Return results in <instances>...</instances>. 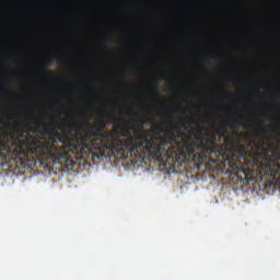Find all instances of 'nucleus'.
<instances>
[{"label": "nucleus", "instance_id": "obj_1", "mask_svg": "<svg viewBox=\"0 0 280 280\" xmlns=\"http://www.w3.org/2000/svg\"><path fill=\"white\" fill-rule=\"evenodd\" d=\"M217 133L220 137L228 136L229 127L225 121L220 125L217 132L197 136L196 140L175 133L174 161H184L191 158L196 164L208 161L209 164H214L219 168L230 166L236 175L240 176L243 173L247 180L248 171L246 166L255 164V144L249 151L246 150V145L241 140H232L230 145H219Z\"/></svg>", "mask_w": 280, "mask_h": 280}, {"label": "nucleus", "instance_id": "obj_2", "mask_svg": "<svg viewBox=\"0 0 280 280\" xmlns=\"http://www.w3.org/2000/svg\"><path fill=\"white\" fill-rule=\"evenodd\" d=\"M84 130L74 138L67 133H55L54 121H49V167L59 164L65 168L74 166L73 154L82 159L88 152L97 159L107 153L115 154V130L106 131V121L101 119L96 125L84 121Z\"/></svg>", "mask_w": 280, "mask_h": 280}, {"label": "nucleus", "instance_id": "obj_3", "mask_svg": "<svg viewBox=\"0 0 280 280\" xmlns=\"http://www.w3.org/2000/svg\"><path fill=\"white\" fill-rule=\"evenodd\" d=\"M155 133H132L128 122L122 125V137L118 138L114 131V154L121 159L129 156H152L162 159L166 156L175 161V125H156Z\"/></svg>", "mask_w": 280, "mask_h": 280}, {"label": "nucleus", "instance_id": "obj_4", "mask_svg": "<svg viewBox=\"0 0 280 280\" xmlns=\"http://www.w3.org/2000/svg\"><path fill=\"white\" fill-rule=\"evenodd\" d=\"M260 175L271 177L277 185H280V150H272L270 156L266 142H255V161Z\"/></svg>", "mask_w": 280, "mask_h": 280}, {"label": "nucleus", "instance_id": "obj_5", "mask_svg": "<svg viewBox=\"0 0 280 280\" xmlns=\"http://www.w3.org/2000/svg\"><path fill=\"white\" fill-rule=\"evenodd\" d=\"M150 92H153L158 96H160L158 84H150Z\"/></svg>", "mask_w": 280, "mask_h": 280}, {"label": "nucleus", "instance_id": "obj_6", "mask_svg": "<svg viewBox=\"0 0 280 280\" xmlns=\"http://www.w3.org/2000/svg\"><path fill=\"white\" fill-rule=\"evenodd\" d=\"M236 121L238 124H246L247 122V119H246V116L245 115H240L236 119Z\"/></svg>", "mask_w": 280, "mask_h": 280}, {"label": "nucleus", "instance_id": "obj_7", "mask_svg": "<svg viewBox=\"0 0 280 280\" xmlns=\"http://www.w3.org/2000/svg\"><path fill=\"white\" fill-rule=\"evenodd\" d=\"M188 121H190V119L186 117H180L178 122L182 124V126H186Z\"/></svg>", "mask_w": 280, "mask_h": 280}, {"label": "nucleus", "instance_id": "obj_8", "mask_svg": "<svg viewBox=\"0 0 280 280\" xmlns=\"http://www.w3.org/2000/svg\"><path fill=\"white\" fill-rule=\"evenodd\" d=\"M66 126H68V128L71 129V125H69V121H62V122L60 124V129L66 128Z\"/></svg>", "mask_w": 280, "mask_h": 280}, {"label": "nucleus", "instance_id": "obj_9", "mask_svg": "<svg viewBox=\"0 0 280 280\" xmlns=\"http://www.w3.org/2000/svg\"><path fill=\"white\" fill-rule=\"evenodd\" d=\"M50 62H51L50 59H45V65L46 66H50Z\"/></svg>", "mask_w": 280, "mask_h": 280}, {"label": "nucleus", "instance_id": "obj_10", "mask_svg": "<svg viewBox=\"0 0 280 280\" xmlns=\"http://www.w3.org/2000/svg\"><path fill=\"white\" fill-rule=\"evenodd\" d=\"M108 117H115V113H109Z\"/></svg>", "mask_w": 280, "mask_h": 280}, {"label": "nucleus", "instance_id": "obj_11", "mask_svg": "<svg viewBox=\"0 0 280 280\" xmlns=\"http://www.w3.org/2000/svg\"><path fill=\"white\" fill-rule=\"evenodd\" d=\"M259 122L261 124V126H264V124H265L264 119H260Z\"/></svg>", "mask_w": 280, "mask_h": 280}, {"label": "nucleus", "instance_id": "obj_12", "mask_svg": "<svg viewBox=\"0 0 280 280\" xmlns=\"http://www.w3.org/2000/svg\"><path fill=\"white\" fill-rule=\"evenodd\" d=\"M162 79H165V75H161Z\"/></svg>", "mask_w": 280, "mask_h": 280}, {"label": "nucleus", "instance_id": "obj_13", "mask_svg": "<svg viewBox=\"0 0 280 280\" xmlns=\"http://www.w3.org/2000/svg\"><path fill=\"white\" fill-rule=\"evenodd\" d=\"M149 121L151 122V121H152V119H149Z\"/></svg>", "mask_w": 280, "mask_h": 280}]
</instances>
